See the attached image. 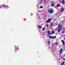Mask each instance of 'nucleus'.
Here are the masks:
<instances>
[{"instance_id": "1", "label": "nucleus", "mask_w": 65, "mask_h": 65, "mask_svg": "<svg viewBox=\"0 0 65 65\" xmlns=\"http://www.w3.org/2000/svg\"><path fill=\"white\" fill-rule=\"evenodd\" d=\"M62 29V26L60 24H59L58 27V32L59 33H60V31Z\"/></svg>"}, {"instance_id": "2", "label": "nucleus", "mask_w": 65, "mask_h": 65, "mask_svg": "<svg viewBox=\"0 0 65 65\" xmlns=\"http://www.w3.org/2000/svg\"><path fill=\"white\" fill-rule=\"evenodd\" d=\"M48 12L50 13H53V9L52 8H51L48 10Z\"/></svg>"}, {"instance_id": "3", "label": "nucleus", "mask_w": 65, "mask_h": 65, "mask_svg": "<svg viewBox=\"0 0 65 65\" xmlns=\"http://www.w3.org/2000/svg\"><path fill=\"white\" fill-rule=\"evenodd\" d=\"M19 50V48H17V46H14V50L15 52H17V50Z\"/></svg>"}, {"instance_id": "4", "label": "nucleus", "mask_w": 65, "mask_h": 65, "mask_svg": "<svg viewBox=\"0 0 65 65\" xmlns=\"http://www.w3.org/2000/svg\"><path fill=\"white\" fill-rule=\"evenodd\" d=\"M48 37L50 38H56V37L55 36L54 37H52L50 36H48Z\"/></svg>"}, {"instance_id": "5", "label": "nucleus", "mask_w": 65, "mask_h": 65, "mask_svg": "<svg viewBox=\"0 0 65 65\" xmlns=\"http://www.w3.org/2000/svg\"><path fill=\"white\" fill-rule=\"evenodd\" d=\"M2 6L5 8H9V6L7 5H3Z\"/></svg>"}, {"instance_id": "6", "label": "nucleus", "mask_w": 65, "mask_h": 65, "mask_svg": "<svg viewBox=\"0 0 65 65\" xmlns=\"http://www.w3.org/2000/svg\"><path fill=\"white\" fill-rule=\"evenodd\" d=\"M64 8H63V7H62L60 9V11L61 12H62L63 11H64Z\"/></svg>"}, {"instance_id": "7", "label": "nucleus", "mask_w": 65, "mask_h": 65, "mask_svg": "<svg viewBox=\"0 0 65 65\" xmlns=\"http://www.w3.org/2000/svg\"><path fill=\"white\" fill-rule=\"evenodd\" d=\"M47 32L48 33V34L49 35H51V31H50V30H48L47 31Z\"/></svg>"}, {"instance_id": "8", "label": "nucleus", "mask_w": 65, "mask_h": 65, "mask_svg": "<svg viewBox=\"0 0 65 65\" xmlns=\"http://www.w3.org/2000/svg\"><path fill=\"white\" fill-rule=\"evenodd\" d=\"M51 19H49L46 21V22L48 23V22H50L51 21Z\"/></svg>"}, {"instance_id": "9", "label": "nucleus", "mask_w": 65, "mask_h": 65, "mask_svg": "<svg viewBox=\"0 0 65 65\" xmlns=\"http://www.w3.org/2000/svg\"><path fill=\"white\" fill-rule=\"evenodd\" d=\"M62 50H63V49H61L60 50V54H62V52H63V51H64Z\"/></svg>"}, {"instance_id": "10", "label": "nucleus", "mask_w": 65, "mask_h": 65, "mask_svg": "<svg viewBox=\"0 0 65 65\" xmlns=\"http://www.w3.org/2000/svg\"><path fill=\"white\" fill-rule=\"evenodd\" d=\"M47 43H48L49 45H50V43H51V41H48L47 42Z\"/></svg>"}, {"instance_id": "11", "label": "nucleus", "mask_w": 65, "mask_h": 65, "mask_svg": "<svg viewBox=\"0 0 65 65\" xmlns=\"http://www.w3.org/2000/svg\"><path fill=\"white\" fill-rule=\"evenodd\" d=\"M37 27L38 28H42V26H40L38 25Z\"/></svg>"}, {"instance_id": "12", "label": "nucleus", "mask_w": 65, "mask_h": 65, "mask_svg": "<svg viewBox=\"0 0 65 65\" xmlns=\"http://www.w3.org/2000/svg\"><path fill=\"white\" fill-rule=\"evenodd\" d=\"M61 5H60V4H57V8H58Z\"/></svg>"}, {"instance_id": "13", "label": "nucleus", "mask_w": 65, "mask_h": 65, "mask_svg": "<svg viewBox=\"0 0 65 65\" xmlns=\"http://www.w3.org/2000/svg\"><path fill=\"white\" fill-rule=\"evenodd\" d=\"M61 42H62L63 45H64L65 44V43H64V42L63 40H62Z\"/></svg>"}, {"instance_id": "14", "label": "nucleus", "mask_w": 65, "mask_h": 65, "mask_svg": "<svg viewBox=\"0 0 65 65\" xmlns=\"http://www.w3.org/2000/svg\"><path fill=\"white\" fill-rule=\"evenodd\" d=\"M53 25H54V23H51L50 24V25L51 26H53Z\"/></svg>"}, {"instance_id": "15", "label": "nucleus", "mask_w": 65, "mask_h": 65, "mask_svg": "<svg viewBox=\"0 0 65 65\" xmlns=\"http://www.w3.org/2000/svg\"><path fill=\"white\" fill-rule=\"evenodd\" d=\"M62 4H64V3H65V2H64V0H63L62 1Z\"/></svg>"}, {"instance_id": "16", "label": "nucleus", "mask_w": 65, "mask_h": 65, "mask_svg": "<svg viewBox=\"0 0 65 65\" xmlns=\"http://www.w3.org/2000/svg\"><path fill=\"white\" fill-rule=\"evenodd\" d=\"M65 62V61H63L61 64V65H63L64 64V62Z\"/></svg>"}, {"instance_id": "17", "label": "nucleus", "mask_w": 65, "mask_h": 65, "mask_svg": "<svg viewBox=\"0 0 65 65\" xmlns=\"http://www.w3.org/2000/svg\"><path fill=\"white\" fill-rule=\"evenodd\" d=\"M45 27L42 29V30L43 31H44L45 30Z\"/></svg>"}, {"instance_id": "18", "label": "nucleus", "mask_w": 65, "mask_h": 65, "mask_svg": "<svg viewBox=\"0 0 65 65\" xmlns=\"http://www.w3.org/2000/svg\"><path fill=\"white\" fill-rule=\"evenodd\" d=\"M54 44L55 45H56V46H57V42L56 43H54Z\"/></svg>"}, {"instance_id": "19", "label": "nucleus", "mask_w": 65, "mask_h": 65, "mask_svg": "<svg viewBox=\"0 0 65 65\" xmlns=\"http://www.w3.org/2000/svg\"><path fill=\"white\" fill-rule=\"evenodd\" d=\"M54 5V4H51V5L52 6H53Z\"/></svg>"}, {"instance_id": "20", "label": "nucleus", "mask_w": 65, "mask_h": 65, "mask_svg": "<svg viewBox=\"0 0 65 65\" xmlns=\"http://www.w3.org/2000/svg\"><path fill=\"white\" fill-rule=\"evenodd\" d=\"M40 8H42V7H43V6H40Z\"/></svg>"}, {"instance_id": "21", "label": "nucleus", "mask_w": 65, "mask_h": 65, "mask_svg": "<svg viewBox=\"0 0 65 65\" xmlns=\"http://www.w3.org/2000/svg\"><path fill=\"white\" fill-rule=\"evenodd\" d=\"M55 55H56V56H55V57H56V58H57V53H56V54H55Z\"/></svg>"}, {"instance_id": "22", "label": "nucleus", "mask_w": 65, "mask_h": 65, "mask_svg": "<svg viewBox=\"0 0 65 65\" xmlns=\"http://www.w3.org/2000/svg\"><path fill=\"white\" fill-rule=\"evenodd\" d=\"M59 2H60V3H61V2H62V0H59Z\"/></svg>"}, {"instance_id": "23", "label": "nucleus", "mask_w": 65, "mask_h": 65, "mask_svg": "<svg viewBox=\"0 0 65 65\" xmlns=\"http://www.w3.org/2000/svg\"><path fill=\"white\" fill-rule=\"evenodd\" d=\"M63 51H65V47H63Z\"/></svg>"}, {"instance_id": "24", "label": "nucleus", "mask_w": 65, "mask_h": 65, "mask_svg": "<svg viewBox=\"0 0 65 65\" xmlns=\"http://www.w3.org/2000/svg\"><path fill=\"white\" fill-rule=\"evenodd\" d=\"M52 34H53V33H54V31H52Z\"/></svg>"}, {"instance_id": "25", "label": "nucleus", "mask_w": 65, "mask_h": 65, "mask_svg": "<svg viewBox=\"0 0 65 65\" xmlns=\"http://www.w3.org/2000/svg\"><path fill=\"white\" fill-rule=\"evenodd\" d=\"M43 0H41L40 2H41V3H42V2Z\"/></svg>"}, {"instance_id": "26", "label": "nucleus", "mask_w": 65, "mask_h": 65, "mask_svg": "<svg viewBox=\"0 0 65 65\" xmlns=\"http://www.w3.org/2000/svg\"><path fill=\"white\" fill-rule=\"evenodd\" d=\"M47 27H48V25L47 24L46 25Z\"/></svg>"}, {"instance_id": "27", "label": "nucleus", "mask_w": 65, "mask_h": 65, "mask_svg": "<svg viewBox=\"0 0 65 65\" xmlns=\"http://www.w3.org/2000/svg\"><path fill=\"white\" fill-rule=\"evenodd\" d=\"M51 2V3H54V2H53V1H52Z\"/></svg>"}, {"instance_id": "28", "label": "nucleus", "mask_w": 65, "mask_h": 65, "mask_svg": "<svg viewBox=\"0 0 65 65\" xmlns=\"http://www.w3.org/2000/svg\"><path fill=\"white\" fill-rule=\"evenodd\" d=\"M62 33H64V32H62Z\"/></svg>"}, {"instance_id": "29", "label": "nucleus", "mask_w": 65, "mask_h": 65, "mask_svg": "<svg viewBox=\"0 0 65 65\" xmlns=\"http://www.w3.org/2000/svg\"><path fill=\"white\" fill-rule=\"evenodd\" d=\"M19 46H17V47H19Z\"/></svg>"}, {"instance_id": "30", "label": "nucleus", "mask_w": 65, "mask_h": 65, "mask_svg": "<svg viewBox=\"0 0 65 65\" xmlns=\"http://www.w3.org/2000/svg\"><path fill=\"white\" fill-rule=\"evenodd\" d=\"M63 60H65V59H64Z\"/></svg>"}, {"instance_id": "31", "label": "nucleus", "mask_w": 65, "mask_h": 65, "mask_svg": "<svg viewBox=\"0 0 65 65\" xmlns=\"http://www.w3.org/2000/svg\"><path fill=\"white\" fill-rule=\"evenodd\" d=\"M55 20H56V19H55Z\"/></svg>"}, {"instance_id": "32", "label": "nucleus", "mask_w": 65, "mask_h": 65, "mask_svg": "<svg viewBox=\"0 0 65 65\" xmlns=\"http://www.w3.org/2000/svg\"><path fill=\"white\" fill-rule=\"evenodd\" d=\"M57 10H58V9H57Z\"/></svg>"}, {"instance_id": "33", "label": "nucleus", "mask_w": 65, "mask_h": 65, "mask_svg": "<svg viewBox=\"0 0 65 65\" xmlns=\"http://www.w3.org/2000/svg\"><path fill=\"white\" fill-rule=\"evenodd\" d=\"M56 6H57V5Z\"/></svg>"}, {"instance_id": "34", "label": "nucleus", "mask_w": 65, "mask_h": 65, "mask_svg": "<svg viewBox=\"0 0 65 65\" xmlns=\"http://www.w3.org/2000/svg\"><path fill=\"white\" fill-rule=\"evenodd\" d=\"M38 19H39L38 17Z\"/></svg>"}, {"instance_id": "35", "label": "nucleus", "mask_w": 65, "mask_h": 65, "mask_svg": "<svg viewBox=\"0 0 65 65\" xmlns=\"http://www.w3.org/2000/svg\"><path fill=\"white\" fill-rule=\"evenodd\" d=\"M52 45H53V44H52Z\"/></svg>"}, {"instance_id": "36", "label": "nucleus", "mask_w": 65, "mask_h": 65, "mask_svg": "<svg viewBox=\"0 0 65 65\" xmlns=\"http://www.w3.org/2000/svg\"><path fill=\"white\" fill-rule=\"evenodd\" d=\"M64 65H65V64H64Z\"/></svg>"}]
</instances>
